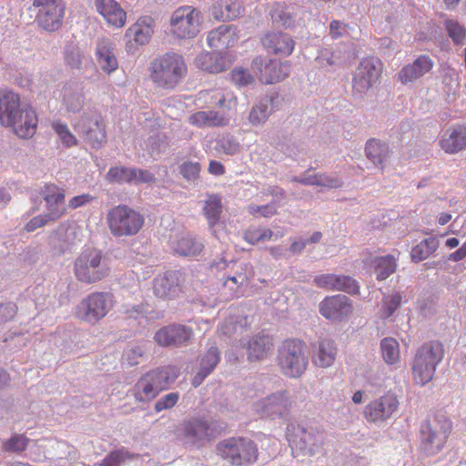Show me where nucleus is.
I'll return each instance as SVG.
<instances>
[{"label": "nucleus", "instance_id": "1", "mask_svg": "<svg viewBox=\"0 0 466 466\" xmlns=\"http://www.w3.org/2000/svg\"><path fill=\"white\" fill-rule=\"evenodd\" d=\"M0 123L18 137L28 139L36 132L38 117L31 106L21 107L17 94L7 91L0 93Z\"/></svg>", "mask_w": 466, "mask_h": 466}, {"label": "nucleus", "instance_id": "2", "mask_svg": "<svg viewBox=\"0 0 466 466\" xmlns=\"http://www.w3.org/2000/svg\"><path fill=\"white\" fill-rule=\"evenodd\" d=\"M453 430L451 420L443 412L429 415L420 426L419 449L424 456L440 453L447 444Z\"/></svg>", "mask_w": 466, "mask_h": 466}, {"label": "nucleus", "instance_id": "3", "mask_svg": "<svg viewBox=\"0 0 466 466\" xmlns=\"http://www.w3.org/2000/svg\"><path fill=\"white\" fill-rule=\"evenodd\" d=\"M187 74V66L182 55L167 52L157 56L149 66V77L159 88L174 89Z\"/></svg>", "mask_w": 466, "mask_h": 466}, {"label": "nucleus", "instance_id": "4", "mask_svg": "<svg viewBox=\"0 0 466 466\" xmlns=\"http://www.w3.org/2000/svg\"><path fill=\"white\" fill-rule=\"evenodd\" d=\"M444 354V347L439 341L433 340L422 344L412 360L411 376L414 384L425 386L431 381Z\"/></svg>", "mask_w": 466, "mask_h": 466}, {"label": "nucleus", "instance_id": "5", "mask_svg": "<svg viewBox=\"0 0 466 466\" xmlns=\"http://www.w3.org/2000/svg\"><path fill=\"white\" fill-rule=\"evenodd\" d=\"M277 364L289 378H299L307 370V345L299 339H286L278 348Z\"/></svg>", "mask_w": 466, "mask_h": 466}, {"label": "nucleus", "instance_id": "6", "mask_svg": "<svg viewBox=\"0 0 466 466\" xmlns=\"http://www.w3.org/2000/svg\"><path fill=\"white\" fill-rule=\"evenodd\" d=\"M110 269L101 250L85 248L74 261V275L77 281L95 284L109 275Z\"/></svg>", "mask_w": 466, "mask_h": 466}, {"label": "nucleus", "instance_id": "7", "mask_svg": "<svg viewBox=\"0 0 466 466\" xmlns=\"http://www.w3.org/2000/svg\"><path fill=\"white\" fill-rule=\"evenodd\" d=\"M218 455L230 466H248L258 458L257 444L244 437H231L217 444Z\"/></svg>", "mask_w": 466, "mask_h": 466}, {"label": "nucleus", "instance_id": "8", "mask_svg": "<svg viewBox=\"0 0 466 466\" xmlns=\"http://www.w3.org/2000/svg\"><path fill=\"white\" fill-rule=\"evenodd\" d=\"M114 305L113 294L105 291H94L78 303L75 316L83 322L96 325L106 317Z\"/></svg>", "mask_w": 466, "mask_h": 466}, {"label": "nucleus", "instance_id": "9", "mask_svg": "<svg viewBox=\"0 0 466 466\" xmlns=\"http://www.w3.org/2000/svg\"><path fill=\"white\" fill-rule=\"evenodd\" d=\"M106 222L114 236H133L143 227L144 217L126 205H118L108 211Z\"/></svg>", "mask_w": 466, "mask_h": 466}, {"label": "nucleus", "instance_id": "10", "mask_svg": "<svg viewBox=\"0 0 466 466\" xmlns=\"http://www.w3.org/2000/svg\"><path fill=\"white\" fill-rule=\"evenodd\" d=\"M169 382V372L167 368L151 370L138 379L134 385L132 395L137 402H149L167 390Z\"/></svg>", "mask_w": 466, "mask_h": 466}, {"label": "nucleus", "instance_id": "11", "mask_svg": "<svg viewBox=\"0 0 466 466\" xmlns=\"http://www.w3.org/2000/svg\"><path fill=\"white\" fill-rule=\"evenodd\" d=\"M200 26V12L191 5L177 7L170 18V31L177 38H192Z\"/></svg>", "mask_w": 466, "mask_h": 466}, {"label": "nucleus", "instance_id": "12", "mask_svg": "<svg viewBox=\"0 0 466 466\" xmlns=\"http://www.w3.org/2000/svg\"><path fill=\"white\" fill-rule=\"evenodd\" d=\"M33 6L37 9L35 21L41 28L55 32L62 26L66 14L63 0H34Z\"/></svg>", "mask_w": 466, "mask_h": 466}, {"label": "nucleus", "instance_id": "13", "mask_svg": "<svg viewBox=\"0 0 466 466\" xmlns=\"http://www.w3.org/2000/svg\"><path fill=\"white\" fill-rule=\"evenodd\" d=\"M84 139L92 147H101L106 142L105 121L101 115L94 113L83 116L76 126Z\"/></svg>", "mask_w": 466, "mask_h": 466}, {"label": "nucleus", "instance_id": "14", "mask_svg": "<svg viewBox=\"0 0 466 466\" xmlns=\"http://www.w3.org/2000/svg\"><path fill=\"white\" fill-rule=\"evenodd\" d=\"M399 400L395 393L386 392L380 398L370 401L364 408V417L371 423L383 422L390 419L399 408Z\"/></svg>", "mask_w": 466, "mask_h": 466}, {"label": "nucleus", "instance_id": "15", "mask_svg": "<svg viewBox=\"0 0 466 466\" xmlns=\"http://www.w3.org/2000/svg\"><path fill=\"white\" fill-rule=\"evenodd\" d=\"M193 337L191 328L179 324L165 326L156 331L155 342L161 347H181Z\"/></svg>", "mask_w": 466, "mask_h": 466}, {"label": "nucleus", "instance_id": "16", "mask_svg": "<svg viewBox=\"0 0 466 466\" xmlns=\"http://www.w3.org/2000/svg\"><path fill=\"white\" fill-rule=\"evenodd\" d=\"M381 68L372 58L362 59L353 76V89L357 93H365L379 80Z\"/></svg>", "mask_w": 466, "mask_h": 466}, {"label": "nucleus", "instance_id": "17", "mask_svg": "<svg viewBox=\"0 0 466 466\" xmlns=\"http://www.w3.org/2000/svg\"><path fill=\"white\" fill-rule=\"evenodd\" d=\"M154 294L164 299H174L183 293L181 274L177 271L157 276L153 282Z\"/></svg>", "mask_w": 466, "mask_h": 466}, {"label": "nucleus", "instance_id": "18", "mask_svg": "<svg viewBox=\"0 0 466 466\" xmlns=\"http://www.w3.org/2000/svg\"><path fill=\"white\" fill-rule=\"evenodd\" d=\"M41 195L46 201V217L56 221L66 213L65 205V190L55 184H47L41 189Z\"/></svg>", "mask_w": 466, "mask_h": 466}, {"label": "nucleus", "instance_id": "19", "mask_svg": "<svg viewBox=\"0 0 466 466\" xmlns=\"http://www.w3.org/2000/svg\"><path fill=\"white\" fill-rule=\"evenodd\" d=\"M291 401L287 391H280L268 396L259 401L257 407L262 417L275 419L289 413Z\"/></svg>", "mask_w": 466, "mask_h": 466}, {"label": "nucleus", "instance_id": "20", "mask_svg": "<svg viewBox=\"0 0 466 466\" xmlns=\"http://www.w3.org/2000/svg\"><path fill=\"white\" fill-rule=\"evenodd\" d=\"M261 44L268 53L286 57L292 54L295 47L293 38L282 32H268L261 38Z\"/></svg>", "mask_w": 466, "mask_h": 466}, {"label": "nucleus", "instance_id": "21", "mask_svg": "<svg viewBox=\"0 0 466 466\" xmlns=\"http://www.w3.org/2000/svg\"><path fill=\"white\" fill-rule=\"evenodd\" d=\"M106 179L109 183H140L151 182L154 176L150 172L142 169L129 168L126 167H113L109 168L106 175Z\"/></svg>", "mask_w": 466, "mask_h": 466}, {"label": "nucleus", "instance_id": "22", "mask_svg": "<svg viewBox=\"0 0 466 466\" xmlns=\"http://www.w3.org/2000/svg\"><path fill=\"white\" fill-rule=\"evenodd\" d=\"M181 429L185 439L194 445H201L215 437L208 423L197 418L185 420L181 424Z\"/></svg>", "mask_w": 466, "mask_h": 466}, {"label": "nucleus", "instance_id": "23", "mask_svg": "<svg viewBox=\"0 0 466 466\" xmlns=\"http://www.w3.org/2000/svg\"><path fill=\"white\" fill-rule=\"evenodd\" d=\"M319 312L329 319H340L352 312V306L344 295L325 298L319 305Z\"/></svg>", "mask_w": 466, "mask_h": 466}, {"label": "nucleus", "instance_id": "24", "mask_svg": "<svg viewBox=\"0 0 466 466\" xmlns=\"http://www.w3.org/2000/svg\"><path fill=\"white\" fill-rule=\"evenodd\" d=\"M95 5L108 25L116 28L125 25L127 13L116 0H95Z\"/></svg>", "mask_w": 466, "mask_h": 466}, {"label": "nucleus", "instance_id": "25", "mask_svg": "<svg viewBox=\"0 0 466 466\" xmlns=\"http://www.w3.org/2000/svg\"><path fill=\"white\" fill-rule=\"evenodd\" d=\"M433 67V61L428 56H420L411 64H408L403 66L398 73V80L406 85L413 82L427 73H429Z\"/></svg>", "mask_w": 466, "mask_h": 466}, {"label": "nucleus", "instance_id": "26", "mask_svg": "<svg viewBox=\"0 0 466 466\" xmlns=\"http://www.w3.org/2000/svg\"><path fill=\"white\" fill-rule=\"evenodd\" d=\"M439 145L448 154H456L466 149V127L456 126L447 128L441 136Z\"/></svg>", "mask_w": 466, "mask_h": 466}, {"label": "nucleus", "instance_id": "27", "mask_svg": "<svg viewBox=\"0 0 466 466\" xmlns=\"http://www.w3.org/2000/svg\"><path fill=\"white\" fill-rule=\"evenodd\" d=\"M273 347L274 339L272 336L263 333L256 334L246 344L248 360L258 361L266 359L271 353Z\"/></svg>", "mask_w": 466, "mask_h": 466}, {"label": "nucleus", "instance_id": "28", "mask_svg": "<svg viewBox=\"0 0 466 466\" xmlns=\"http://www.w3.org/2000/svg\"><path fill=\"white\" fill-rule=\"evenodd\" d=\"M199 99L204 100L208 106L226 108L228 111L236 110L238 106L237 97L232 93L225 92L220 88L201 91Z\"/></svg>", "mask_w": 466, "mask_h": 466}, {"label": "nucleus", "instance_id": "29", "mask_svg": "<svg viewBox=\"0 0 466 466\" xmlns=\"http://www.w3.org/2000/svg\"><path fill=\"white\" fill-rule=\"evenodd\" d=\"M337 355V348L333 340L324 339L312 347V362L320 368L331 366Z\"/></svg>", "mask_w": 466, "mask_h": 466}, {"label": "nucleus", "instance_id": "30", "mask_svg": "<svg viewBox=\"0 0 466 466\" xmlns=\"http://www.w3.org/2000/svg\"><path fill=\"white\" fill-rule=\"evenodd\" d=\"M238 38L235 26L222 25L209 32L208 43L213 48H228L235 45Z\"/></svg>", "mask_w": 466, "mask_h": 466}, {"label": "nucleus", "instance_id": "31", "mask_svg": "<svg viewBox=\"0 0 466 466\" xmlns=\"http://www.w3.org/2000/svg\"><path fill=\"white\" fill-rule=\"evenodd\" d=\"M188 121L197 127H220L228 124V116L217 111H198L189 116Z\"/></svg>", "mask_w": 466, "mask_h": 466}, {"label": "nucleus", "instance_id": "32", "mask_svg": "<svg viewBox=\"0 0 466 466\" xmlns=\"http://www.w3.org/2000/svg\"><path fill=\"white\" fill-rule=\"evenodd\" d=\"M365 154L374 166L381 171L384 170L385 165L390 158V148L386 143H382L375 138L370 139L365 147Z\"/></svg>", "mask_w": 466, "mask_h": 466}, {"label": "nucleus", "instance_id": "33", "mask_svg": "<svg viewBox=\"0 0 466 466\" xmlns=\"http://www.w3.org/2000/svg\"><path fill=\"white\" fill-rule=\"evenodd\" d=\"M289 71V65L277 60H270L263 68H260L258 79L261 83L268 85L283 80Z\"/></svg>", "mask_w": 466, "mask_h": 466}, {"label": "nucleus", "instance_id": "34", "mask_svg": "<svg viewBox=\"0 0 466 466\" xmlns=\"http://www.w3.org/2000/svg\"><path fill=\"white\" fill-rule=\"evenodd\" d=\"M96 54L97 63L104 72L110 74L117 68V59L113 52L112 46L107 39L103 38L99 40Z\"/></svg>", "mask_w": 466, "mask_h": 466}, {"label": "nucleus", "instance_id": "35", "mask_svg": "<svg viewBox=\"0 0 466 466\" xmlns=\"http://www.w3.org/2000/svg\"><path fill=\"white\" fill-rule=\"evenodd\" d=\"M154 20L150 16L140 17L133 25H131L127 34L133 36L136 43L146 45L153 34Z\"/></svg>", "mask_w": 466, "mask_h": 466}, {"label": "nucleus", "instance_id": "36", "mask_svg": "<svg viewBox=\"0 0 466 466\" xmlns=\"http://www.w3.org/2000/svg\"><path fill=\"white\" fill-rule=\"evenodd\" d=\"M195 64L198 68L202 71L218 74L224 71L227 67L223 56L209 52L200 53L195 59Z\"/></svg>", "mask_w": 466, "mask_h": 466}, {"label": "nucleus", "instance_id": "37", "mask_svg": "<svg viewBox=\"0 0 466 466\" xmlns=\"http://www.w3.org/2000/svg\"><path fill=\"white\" fill-rule=\"evenodd\" d=\"M223 213L221 197L216 194L208 195L203 205V215L209 228H213L219 221Z\"/></svg>", "mask_w": 466, "mask_h": 466}, {"label": "nucleus", "instance_id": "38", "mask_svg": "<svg viewBox=\"0 0 466 466\" xmlns=\"http://www.w3.org/2000/svg\"><path fill=\"white\" fill-rule=\"evenodd\" d=\"M241 12L240 4L233 0H218L212 7V15L218 20H232Z\"/></svg>", "mask_w": 466, "mask_h": 466}, {"label": "nucleus", "instance_id": "39", "mask_svg": "<svg viewBox=\"0 0 466 466\" xmlns=\"http://www.w3.org/2000/svg\"><path fill=\"white\" fill-rule=\"evenodd\" d=\"M311 170H308L303 177H294L293 181H296L302 185L319 186L325 187H339L341 186L340 179L337 177H331L324 174H310Z\"/></svg>", "mask_w": 466, "mask_h": 466}, {"label": "nucleus", "instance_id": "40", "mask_svg": "<svg viewBox=\"0 0 466 466\" xmlns=\"http://www.w3.org/2000/svg\"><path fill=\"white\" fill-rule=\"evenodd\" d=\"M439 240L435 237L423 239L410 251V258L413 262H420L428 258L439 248Z\"/></svg>", "mask_w": 466, "mask_h": 466}, {"label": "nucleus", "instance_id": "41", "mask_svg": "<svg viewBox=\"0 0 466 466\" xmlns=\"http://www.w3.org/2000/svg\"><path fill=\"white\" fill-rule=\"evenodd\" d=\"M173 248L176 253L180 256H196L198 255L204 246L188 235L181 236L174 244Z\"/></svg>", "mask_w": 466, "mask_h": 466}, {"label": "nucleus", "instance_id": "42", "mask_svg": "<svg viewBox=\"0 0 466 466\" xmlns=\"http://www.w3.org/2000/svg\"><path fill=\"white\" fill-rule=\"evenodd\" d=\"M381 354L388 364H395L400 360V352L399 342L392 338H385L380 342Z\"/></svg>", "mask_w": 466, "mask_h": 466}, {"label": "nucleus", "instance_id": "43", "mask_svg": "<svg viewBox=\"0 0 466 466\" xmlns=\"http://www.w3.org/2000/svg\"><path fill=\"white\" fill-rule=\"evenodd\" d=\"M397 258L391 255L380 257L377 259V279L384 280L396 271Z\"/></svg>", "mask_w": 466, "mask_h": 466}, {"label": "nucleus", "instance_id": "44", "mask_svg": "<svg viewBox=\"0 0 466 466\" xmlns=\"http://www.w3.org/2000/svg\"><path fill=\"white\" fill-rule=\"evenodd\" d=\"M220 361V351L217 346H211L208 349L200 360V368L206 373H211Z\"/></svg>", "mask_w": 466, "mask_h": 466}, {"label": "nucleus", "instance_id": "45", "mask_svg": "<svg viewBox=\"0 0 466 466\" xmlns=\"http://www.w3.org/2000/svg\"><path fill=\"white\" fill-rule=\"evenodd\" d=\"M445 29L455 45L462 46L466 40V29L458 21L447 20Z\"/></svg>", "mask_w": 466, "mask_h": 466}, {"label": "nucleus", "instance_id": "46", "mask_svg": "<svg viewBox=\"0 0 466 466\" xmlns=\"http://www.w3.org/2000/svg\"><path fill=\"white\" fill-rule=\"evenodd\" d=\"M29 443V439L24 434H14L3 443V450L6 452L24 451Z\"/></svg>", "mask_w": 466, "mask_h": 466}, {"label": "nucleus", "instance_id": "47", "mask_svg": "<svg viewBox=\"0 0 466 466\" xmlns=\"http://www.w3.org/2000/svg\"><path fill=\"white\" fill-rule=\"evenodd\" d=\"M402 297L400 293L395 292L384 297L381 307V316L386 319L390 317L401 303Z\"/></svg>", "mask_w": 466, "mask_h": 466}, {"label": "nucleus", "instance_id": "48", "mask_svg": "<svg viewBox=\"0 0 466 466\" xmlns=\"http://www.w3.org/2000/svg\"><path fill=\"white\" fill-rule=\"evenodd\" d=\"M63 104L69 112L79 111L84 105V97L81 94L71 92L68 89L64 90Z\"/></svg>", "mask_w": 466, "mask_h": 466}, {"label": "nucleus", "instance_id": "49", "mask_svg": "<svg viewBox=\"0 0 466 466\" xmlns=\"http://www.w3.org/2000/svg\"><path fill=\"white\" fill-rule=\"evenodd\" d=\"M272 236L273 232L269 228H249L244 232V239L253 245L259 241L269 240Z\"/></svg>", "mask_w": 466, "mask_h": 466}, {"label": "nucleus", "instance_id": "50", "mask_svg": "<svg viewBox=\"0 0 466 466\" xmlns=\"http://www.w3.org/2000/svg\"><path fill=\"white\" fill-rule=\"evenodd\" d=\"M132 457L125 449L112 451L101 461L100 466H120L122 462Z\"/></svg>", "mask_w": 466, "mask_h": 466}, {"label": "nucleus", "instance_id": "51", "mask_svg": "<svg viewBox=\"0 0 466 466\" xmlns=\"http://www.w3.org/2000/svg\"><path fill=\"white\" fill-rule=\"evenodd\" d=\"M145 351L146 350L143 346H135L127 349L122 354V363L129 367L137 365L139 360L144 356Z\"/></svg>", "mask_w": 466, "mask_h": 466}, {"label": "nucleus", "instance_id": "52", "mask_svg": "<svg viewBox=\"0 0 466 466\" xmlns=\"http://www.w3.org/2000/svg\"><path fill=\"white\" fill-rule=\"evenodd\" d=\"M334 290H341L350 294L359 292V285L355 279L348 276L335 275Z\"/></svg>", "mask_w": 466, "mask_h": 466}, {"label": "nucleus", "instance_id": "53", "mask_svg": "<svg viewBox=\"0 0 466 466\" xmlns=\"http://www.w3.org/2000/svg\"><path fill=\"white\" fill-rule=\"evenodd\" d=\"M52 127L65 146L69 147L76 145L77 140L76 137L70 132L66 124L56 121L53 122Z\"/></svg>", "mask_w": 466, "mask_h": 466}, {"label": "nucleus", "instance_id": "54", "mask_svg": "<svg viewBox=\"0 0 466 466\" xmlns=\"http://www.w3.org/2000/svg\"><path fill=\"white\" fill-rule=\"evenodd\" d=\"M268 117V106L265 104H258L252 107L248 119L254 126H258L266 122Z\"/></svg>", "mask_w": 466, "mask_h": 466}, {"label": "nucleus", "instance_id": "55", "mask_svg": "<svg viewBox=\"0 0 466 466\" xmlns=\"http://www.w3.org/2000/svg\"><path fill=\"white\" fill-rule=\"evenodd\" d=\"M201 170L200 164L194 161H186L179 167V172L187 180H196Z\"/></svg>", "mask_w": 466, "mask_h": 466}, {"label": "nucleus", "instance_id": "56", "mask_svg": "<svg viewBox=\"0 0 466 466\" xmlns=\"http://www.w3.org/2000/svg\"><path fill=\"white\" fill-rule=\"evenodd\" d=\"M248 210V213L255 218H271L277 214V206L273 203L261 206L250 205Z\"/></svg>", "mask_w": 466, "mask_h": 466}, {"label": "nucleus", "instance_id": "57", "mask_svg": "<svg viewBox=\"0 0 466 466\" xmlns=\"http://www.w3.org/2000/svg\"><path fill=\"white\" fill-rule=\"evenodd\" d=\"M232 82L241 87L251 85L254 82L253 76L244 68H235L231 71Z\"/></svg>", "mask_w": 466, "mask_h": 466}, {"label": "nucleus", "instance_id": "58", "mask_svg": "<svg viewBox=\"0 0 466 466\" xmlns=\"http://www.w3.org/2000/svg\"><path fill=\"white\" fill-rule=\"evenodd\" d=\"M179 400V393L178 392H170L165 396H163L161 399H159L155 403V410L157 412H160L164 410H168L173 408L177 402Z\"/></svg>", "mask_w": 466, "mask_h": 466}, {"label": "nucleus", "instance_id": "59", "mask_svg": "<svg viewBox=\"0 0 466 466\" xmlns=\"http://www.w3.org/2000/svg\"><path fill=\"white\" fill-rule=\"evenodd\" d=\"M17 313V307L15 303L9 302L0 305V323L13 319Z\"/></svg>", "mask_w": 466, "mask_h": 466}, {"label": "nucleus", "instance_id": "60", "mask_svg": "<svg viewBox=\"0 0 466 466\" xmlns=\"http://www.w3.org/2000/svg\"><path fill=\"white\" fill-rule=\"evenodd\" d=\"M52 222L46 215H39L36 217H34L32 219H30L25 225L24 229L26 232H33L35 229L42 228L46 226L47 223Z\"/></svg>", "mask_w": 466, "mask_h": 466}, {"label": "nucleus", "instance_id": "61", "mask_svg": "<svg viewBox=\"0 0 466 466\" xmlns=\"http://www.w3.org/2000/svg\"><path fill=\"white\" fill-rule=\"evenodd\" d=\"M335 274H322L315 277L314 283L317 287L334 290Z\"/></svg>", "mask_w": 466, "mask_h": 466}, {"label": "nucleus", "instance_id": "62", "mask_svg": "<svg viewBox=\"0 0 466 466\" xmlns=\"http://www.w3.org/2000/svg\"><path fill=\"white\" fill-rule=\"evenodd\" d=\"M348 25L339 20H332L329 25V35L333 39L339 38L347 33Z\"/></svg>", "mask_w": 466, "mask_h": 466}, {"label": "nucleus", "instance_id": "63", "mask_svg": "<svg viewBox=\"0 0 466 466\" xmlns=\"http://www.w3.org/2000/svg\"><path fill=\"white\" fill-rule=\"evenodd\" d=\"M94 198H95L89 194L78 195L69 199L68 207L72 209H76L83 206H86V204L90 203Z\"/></svg>", "mask_w": 466, "mask_h": 466}, {"label": "nucleus", "instance_id": "64", "mask_svg": "<svg viewBox=\"0 0 466 466\" xmlns=\"http://www.w3.org/2000/svg\"><path fill=\"white\" fill-rule=\"evenodd\" d=\"M271 17L275 21L281 22L283 24L288 23L290 20L291 16L289 14H286L283 12V6L280 5H277L276 8L271 12Z\"/></svg>", "mask_w": 466, "mask_h": 466}]
</instances>
